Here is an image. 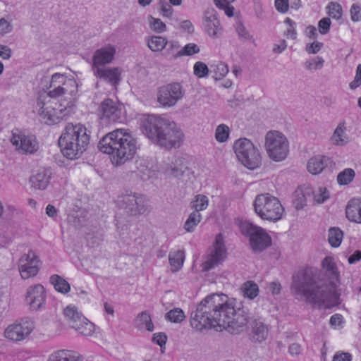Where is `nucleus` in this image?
<instances>
[{
    "instance_id": "1",
    "label": "nucleus",
    "mask_w": 361,
    "mask_h": 361,
    "mask_svg": "<svg viewBox=\"0 0 361 361\" xmlns=\"http://www.w3.org/2000/svg\"><path fill=\"white\" fill-rule=\"evenodd\" d=\"M322 264L333 281L329 283L317 281L313 269H300L293 275L291 289L296 296L304 297L309 302L319 307L329 309L341 302V293L337 290L339 274L333 257H326Z\"/></svg>"
},
{
    "instance_id": "2",
    "label": "nucleus",
    "mask_w": 361,
    "mask_h": 361,
    "mask_svg": "<svg viewBox=\"0 0 361 361\" xmlns=\"http://www.w3.org/2000/svg\"><path fill=\"white\" fill-rule=\"evenodd\" d=\"M190 325L196 331L231 329L238 333L247 325L243 316L237 315L235 310L225 294H212L206 297L191 313Z\"/></svg>"
},
{
    "instance_id": "3",
    "label": "nucleus",
    "mask_w": 361,
    "mask_h": 361,
    "mask_svg": "<svg viewBox=\"0 0 361 361\" xmlns=\"http://www.w3.org/2000/svg\"><path fill=\"white\" fill-rule=\"evenodd\" d=\"M67 82L71 85L75 81L68 79L65 75L54 73L51 76L50 87H54L47 94L43 92L39 94L36 105V110L41 119L46 124L54 125L60 123L66 116L68 104H62L54 99L63 94L65 89L63 87Z\"/></svg>"
},
{
    "instance_id": "4",
    "label": "nucleus",
    "mask_w": 361,
    "mask_h": 361,
    "mask_svg": "<svg viewBox=\"0 0 361 361\" xmlns=\"http://www.w3.org/2000/svg\"><path fill=\"white\" fill-rule=\"evenodd\" d=\"M98 148L111 157L113 164L121 165L135 156L139 145L130 129L121 128L104 135L99 141Z\"/></svg>"
},
{
    "instance_id": "5",
    "label": "nucleus",
    "mask_w": 361,
    "mask_h": 361,
    "mask_svg": "<svg viewBox=\"0 0 361 361\" xmlns=\"http://www.w3.org/2000/svg\"><path fill=\"white\" fill-rule=\"evenodd\" d=\"M142 133L154 143L166 148L179 145L183 137L174 122L154 115H147L141 121Z\"/></svg>"
},
{
    "instance_id": "6",
    "label": "nucleus",
    "mask_w": 361,
    "mask_h": 361,
    "mask_svg": "<svg viewBox=\"0 0 361 361\" xmlns=\"http://www.w3.org/2000/svg\"><path fill=\"white\" fill-rule=\"evenodd\" d=\"M90 135L81 123H68L59 139V146L63 155L69 159L80 157L90 144Z\"/></svg>"
},
{
    "instance_id": "7",
    "label": "nucleus",
    "mask_w": 361,
    "mask_h": 361,
    "mask_svg": "<svg viewBox=\"0 0 361 361\" xmlns=\"http://www.w3.org/2000/svg\"><path fill=\"white\" fill-rule=\"evenodd\" d=\"M253 205L257 214L264 220L277 221L282 218L284 212L279 199L269 193L257 195Z\"/></svg>"
},
{
    "instance_id": "8",
    "label": "nucleus",
    "mask_w": 361,
    "mask_h": 361,
    "mask_svg": "<svg viewBox=\"0 0 361 361\" xmlns=\"http://www.w3.org/2000/svg\"><path fill=\"white\" fill-rule=\"evenodd\" d=\"M235 154L239 161L249 169H255L261 164L259 149L248 139L240 138L233 145Z\"/></svg>"
},
{
    "instance_id": "9",
    "label": "nucleus",
    "mask_w": 361,
    "mask_h": 361,
    "mask_svg": "<svg viewBox=\"0 0 361 361\" xmlns=\"http://www.w3.org/2000/svg\"><path fill=\"white\" fill-rule=\"evenodd\" d=\"M239 227L242 234L249 238L253 250L262 251L271 245V238L262 227L247 221H241Z\"/></svg>"
},
{
    "instance_id": "10",
    "label": "nucleus",
    "mask_w": 361,
    "mask_h": 361,
    "mask_svg": "<svg viewBox=\"0 0 361 361\" xmlns=\"http://www.w3.org/2000/svg\"><path fill=\"white\" fill-rule=\"evenodd\" d=\"M265 145L269 156L276 161L284 159L288 155L287 139L278 131H271L267 134Z\"/></svg>"
},
{
    "instance_id": "11",
    "label": "nucleus",
    "mask_w": 361,
    "mask_h": 361,
    "mask_svg": "<svg viewBox=\"0 0 361 361\" xmlns=\"http://www.w3.org/2000/svg\"><path fill=\"white\" fill-rule=\"evenodd\" d=\"M63 314L71 326L80 334L90 336L94 334L95 330L94 324L83 317L75 306H67L63 310Z\"/></svg>"
},
{
    "instance_id": "12",
    "label": "nucleus",
    "mask_w": 361,
    "mask_h": 361,
    "mask_svg": "<svg viewBox=\"0 0 361 361\" xmlns=\"http://www.w3.org/2000/svg\"><path fill=\"white\" fill-rule=\"evenodd\" d=\"M184 95L181 85L173 82L159 87L157 92V101L164 107L174 106Z\"/></svg>"
},
{
    "instance_id": "13",
    "label": "nucleus",
    "mask_w": 361,
    "mask_h": 361,
    "mask_svg": "<svg viewBox=\"0 0 361 361\" xmlns=\"http://www.w3.org/2000/svg\"><path fill=\"white\" fill-rule=\"evenodd\" d=\"M11 142L16 150L25 154H33L39 148V144L35 135L18 129L13 130Z\"/></svg>"
},
{
    "instance_id": "14",
    "label": "nucleus",
    "mask_w": 361,
    "mask_h": 361,
    "mask_svg": "<svg viewBox=\"0 0 361 361\" xmlns=\"http://www.w3.org/2000/svg\"><path fill=\"white\" fill-rule=\"evenodd\" d=\"M34 329L35 323L32 319H22L8 326L4 331V336L12 341H20L27 337Z\"/></svg>"
},
{
    "instance_id": "15",
    "label": "nucleus",
    "mask_w": 361,
    "mask_h": 361,
    "mask_svg": "<svg viewBox=\"0 0 361 361\" xmlns=\"http://www.w3.org/2000/svg\"><path fill=\"white\" fill-rule=\"evenodd\" d=\"M145 202L146 200L142 195L136 194L121 195L117 200L118 207L129 215L144 214L147 210Z\"/></svg>"
},
{
    "instance_id": "16",
    "label": "nucleus",
    "mask_w": 361,
    "mask_h": 361,
    "mask_svg": "<svg viewBox=\"0 0 361 361\" xmlns=\"http://www.w3.org/2000/svg\"><path fill=\"white\" fill-rule=\"evenodd\" d=\"M226 249L224 243L223 235L218 234L213 244V249L202 264L203 270L209 271L218 266L226 258Z\"/></svg>"
},
{
    "instance_id": "17",
    "label": "nucleus",
    "mask_w": 361,
    "mask_h": 361,
    "mask_svg": "<svg viewBox=\"0 0 361 361\" xmlns=\"http://www.w3.org/2000/svg\"><path fill=\"white\" fill-rule=\"evenodd\" d=\"M40 260L36 253L30 250L24 254L19 259L18 269L20 276L23 279H27L35 276L39 271Z\"/></svg>"
},
{
    "instance_id": "18",
    "label": "nucleus",
    "mask_w": 361,
    "mask_h": 361,
    "mask_svg": "<svg viewBox=\"0 0 361 361\" xmlns=\"http://www.w3.org/2000/svg\"><path fill=\"white\" fill-rule=\"evenodd\" d=\"M97 111L99 119L107 123L119 122L122 116L121 106L111 99H104Z\"/></svg>"
},
{
    "instance_id": "19",
    "label": "nucleus",
    "mask_w": 361,
    "mask_h": 361,
    "mask_svg": "<svg viewBox=\"0 0 361 361\" xmlns=\"http://www.w3.org/2000/svg\"><path fill=\"white\" fill-rule=\"evenodd\" d=\"M47 293L44 287L39 283L29 286L25 295V303L31 310H38L46 302Z\"/></svg>"
},
{
    "instance_id": "20",
    "label": "nucleus",
    "mask_w": 361,
    "mask_h": 361,
    "mask_svg": "<svg viewBox=\"0 0 361 361\" xmlns=\"http://www.w3.org/2000/svg\"><path fill=\"white\" fill-rule=\"evenodd\" d=\"M186 160L184 158H175L171 160V164L164 169V173L170 177L178 178L185 174L189 177L190 175L194 177L193 172H190L186 166Z\"/></svg>"
},
{
    "instance_id": "21",
    "label": "nucleus",
    "mask_w": 361,
    "mask_h": 361,
    "mask_svg": "<svg viewBox=\"0 0 361 361\" xmlns=\"http://www.w3.org/2000/svg\"><path fill=\"white\" fill-rule=\"evenodd\" d=\"M345 216L350 222L361 224V197H353L348 202Z\"/></svg>"
},
{
    "instance_id": "22",
    "label": "nucleus",
    "mask_w": 361,
    "mask_h": 361,
    "mask_svg": "<svg viewBox=\"0 0 361 361\" xmlns=\"http://www.w3.org/2000/svg\"><path fill=\"white\" fill-rule=\"evenodd\" d=\"M115 53V47L110 44L97 50L93 57L94 65L102 66L110 63L113 60Z\"/></svg>"
},
{
    "instance_id": "23",
    "label": "nucleus",
    "mask_w": 361,
    "mask_h": 361,
    "mask_svg": "<svg viewBox=\"0 0 361 361\" xmlns=\"http://www.w3.org/2000/svg\"><path fill=\"white\" fill-rule=\"evenodd\" d=\"M121 71L118 68H98L97 70V76L102 78L112 85L116 87L121 80Z\"/></svg>"
},
{
    "instance_id": "24",
    "label": "nucleus",
    "mask_w": 361,
    "mask_h": 361,
    "mask_svg": "<svg viewBox=\"0 0 361 361\" xmlns=\"http://www.w3.org/2000/svg\"><path fill=\"white\" fill-rule=\"evenodd\" d=\"M329 160V159L324 155L314 156L307 162V171L312 174H319L325 169Z\"/></svg>"
},
{
    "instance_id": "25",
    "label": "nucleus",
    "mask_w": 361,
    "mask_h": 361,
    "mask_svg": "<svg viewBox=\"0 0 361 361\" xmlns=\"http://www.w3.org/2000/svg\"><path fill=\"white\" fill-rule=\"evenodd\" d=\"M252 339L257 342L264 341L268 335V328L259 319L253 321L252 324Z\"/></svg>"
},
{
    "instance_id": "26",
    "label": "nucleus",
    "mask_w": 361,
    "mask_h": 361,
    "mask_svg": "<svg viewBox=\"0 0 361 361\" xmlns=\"http://www.w3.org/2000/svg\"><path fill=\"white\" fill-rule=\"evenodd\" d=\"M205 30L207 33L212 37H217L221 33L222 27L215 14L207 18Z\"/></svg>"
},
{
    "instance_id": "27",
    "label": "nucleus",
    "mask_w": 361,
    "mask_h": 361,
    "mask_svg": "<svg viewBox=\"0 0 361 361\" xmlns=\"http://www.w3.org/2000/svg\"><path fill=\"white\" fill-rule=\"evenodd\" d=\"M50 283L54 286L56 291L61 294H67L71 290L70 283L63 277L58 274H54L50 276Z\"/></svg>"
},
{
    "instance_id": "28",
    "label": "nucleus",
    "mask_w": 361,
    "mask_h": 361,
    "mask_svg": "<svg viewBox=\"0 0 361 361\" xmlns=\"http://www.w3.org/2000/svg\"><path fill=\"white\" fill-rule=\"evenodd\" d=\"M49 361H80V360L78 354L73 351L59 350L50 355Z\"/></svg>"
},
{
    "instance_id": "29",
    "label": "nucleus",
    "mask_w": 361,
    "mask_h": 361,
    "mask_svg": "<svg viewBox=\"0 0 361 361\" xmlns=\"http://www.w3.org/2000/svg\"><path fill=\"white\" fill-rule=\"evenodd\" d=\"M169 259L172 271H177L183 267L185 259V253L183 250L171 252L169 256Z\"/></svg>"
},
{
    "instance_id": "30",
    "label": "nucleus",
    "mask_w": 361,
    "mask_h": 361,
    "mask_svg": "<svg viewBox=\"0 0 361 361\" xmlns=\"http://www.w3.org/2000/svg\"><path fill=\"white\" fill-rule=\"evenodd\" d=\"M49 177L44 173H39L30 178V183L35 189L44 190L48 185Z\"/></svg>"
},
{
    "instance_id": "31",
    "label": "nucleus",
    "mask_w": 361,
    "mask_h": 361,
    "mask_svg": "<svg viewBox=\"0 0 361 361\" xmlns=\"http://www.w3.org/2000/svg\"><path fill=\"white\" fill-rule=\"evenodd\" d=\"M168 42L165 37L160 36H152L147 42L148 47L152 51H161L167 44Z\"/></svg>"
},
{
    "instance_id": "32",
    "label": "nucleus",
    "mask_w": 361,
    "mask_h": 361,
    "mask_svg": "<svg viewBox=\"0 0 361 361\" xmlns=\"http://www.w3.org/2000/svg\"><path fill=\"white\" fill-rule=\"evenodd\" d=\"M343 231L339 228H331L329 230V244L334 247H338L343 240Z\"/></svg>"
},
{
    "instance_id": "33",
    "label": "nucleus",
    "mask_w": 361,
    "mask_h": 361,
    "mask_svg": "<svg viewBox=\"0 0 361 361\" xmlns=\"http://www.w3.org/2000/svg\"><path fill=\"white\" fill-rule=\"evenodd\" d=\"M211 73H214L215 80H221L228 73V67L225 63L219 61L211 66Z\"/></svg>"
},
{
    "instance_id": "34",
    "label": "nucleus",
    "mask_w": 361,
    "mask_h": 361,
    "mask_svg": "<svg viewBox=\"0 0 361 361\" xmlns=\"http://www.w3.org/2000/svg\"><path fill=\"white\" fill-rule=\"evenodd\" d=\"M200 51V47L195 43H188L185 44L182 49L176 53L173 52V57L176 59L183 56H192L195 54L199 53Z\"/></svg>"
},
{
    "instance_id": "35",
    "label": "nucleus",
    "mask_w": 361,
    "mask_h": 361,
    "mask_svg": "<svg viewBox=\"0 0 361 361\" xmlns=\"http://www.w3.org/2000/svg\"><path fill=\"white\" fill-rule=\"evenodd\" d=\"M326 12L329 16L335 20H341L343 16V8L337 2H330L326 6Z\"/></svg>"
},
{
    "instance_id": "36",
    "label": "nucleus",
    "mask_w": 361,
    "mask_h": 361,
    "mask_svg": "<svg viewBox=\"0 0 361 361\" xmlns=\"http://www.w3.org/2000/svg\"><path fill=\"white\" fill-rule=\"evenodd\" d=\"M244 296L250 299L255 298L259 293V288L256 283L252 281H247L242 286Z\"/></svg>"
},
{
    "instance_id": "37",
    "label": "nucleus",
    "mask_w": 361,
    "mask_h": 361,
    "mask_svg": "<svg viewBox=\"0 0 361 361\" xmlns=\"http://www.w3.org/2000/svg\"><path fill=\"white\" fill-rule=\"evenodd\" d=\"M355 176V171L352 169H345L338 174L337 181L341 185H348L353 180Z\"/></svg>"
},
{
    "instance_id": "38",
    "label": "nucleus",
    "mask_w": 361,
    "mask_h": 361,
    "mask_svg": "<svg viewBox=\"0 0 361 361\" xmlns=\"http://www.w3.org/2000/svg\"><path fill=\"white\" fill-rule=\"evenodd\" d=\"M334 143L338 145H343L348 142V137L345 134V128L343 125L339 124L334 131L332 136Z\"/></svg>"
},
{
    "instance_id": "39",
    "label": "nucleus",
    "mask_w": 361,
    "mask_h": 361,
    "mask_svg": "<svg viewBox=\"0 0 361 361\" xmlns=\"http://www.w3.org/2000/svg\"><path fill=\"white\" fill-rule=\"evenodd\" d=\"M209 200L207 196L203 195H197L195 200L191 202V207L195 210V212L202 211L207 209Z\"/></svg>"
},
{
    "instance_id": "40",
    "label": "nucleus",
    "mask_w": 361,
    "mask_h": 361,
    "mask_svg": "<svg viewBox=\"0 0 361 361\" xmlns=\"http://www.w3.org/2000/svg\"><path fill=\"white\" fill-rule=\"evenodd\" d=\"M137 320L139 322V326H145V328L149 331H152L154 330V324L152 322L151 317L147 312H142L138 314Z\"/></svg>"
},
{
    "instance_id": "41",
    "label": "nucleus",
    "mask_w": 361,
    "mask_h": 361,
    "mask_svg": "<svg viewBox=\"0 0 361 361\" xmlns=\"http://www.w3.org/2000/svg\"><path fill=\"white\" fill-rule=\"evenodd\" d=\"M185 318V313L180 308H173L166 314V319L173 323H180Z\"/></svg>"
},
{
    "instance_id": "42",
    "label": "nucleus",
    "mask_w": 361,
    "mask_h": 361,
    "mask_svg": "<svg viewBox=\"0 0 361 361\" xmlns=\"http://www.w3.org/2000/svg\"><path fill=\"white\" fill-rule=\"evenodd\" d=\"M202 219L199 212H192L189 216L185 224V229L187 231H192L194 228L200 222Z\"/></svg>"
},
{
    "instance_id": "43",
    "label": "nucleus",
    "mask_w": 361,
    "mask_h": 361,
    "mask_svg": "<svg viewBox=\"0 0 361 361\" xmlns=\"http://www.w3.org/2000/svg\"><path fill=\"white\" fill-rule=\"evenodd\" d=\"M193 73L195 76L199 78H202L208 75L209 68L202 61H197L194 64Z\"/></svg>"
},
{
    "instance_id": "44",
    "label": "nucleus",
    "mask_w": 361,
    "mask_h": 361,
    "mask_svg": "<svg viewBox=\"0 0 361 361\" xmlns=\"http://www.w3.org/2000/svg\"><path fill=\"white\" fill-rule=\"evenodd\" d=\"M229 135V128L224 124L219 125L216 130L215 137L217 141L224 142L227 140Z\"/></svg>"
},
{
    "instance_id": "45",
    "label": "nucleus",
    "mask_w": 361,
    "mask_h": 361,
    "mask_svg": "<svg viewBox=\"0 0 361 361\" xmlns=\"http://www.w3.org/2000/svg\"><path fill=\"white\" fill-rule=\"evenodd\" d=\"M159 7L160 13L164 18H171L173 13L171 4H168L165 0H160Z\"/></svg>"
},
{
    "instance_id": "46",
    "label": "nucleus",
    "mask_w": 361,
    "mask_h": 361,
    "mask_svg": "<svg viewBox=\"0 0 361 361\" xmlns=\"http://www.w3.org/2000/svg\"><path fill=\"white\" fill-rule=\"evenodd\" d=\"M284 23L288 25L287 30L285 32V35L286 37L293 39H296L297 32L295 30V23L290 18H286L284 20Z\"/></svg>"
},
{
    "instance_id": "47",
    "label": "nucleus",
    "mask_w": 361,
    "mask_h": 361,
    "mask_svg": "<svg viewBox=\"0 0 361 361\" xmlns=\"http://www.w3.org/2000/svg\"><path fill=\"white\" fill-rule=\"evenodd\" d=\"M151 29L157 32H163L166 30V25L159 19L150 16L149 18Z\"/></svg>"
},
{
    "instance_id": "48",
    "label": "nucleus",
    "mask_w": 361,
    "mask_h": 361,
    "mask_svg": "<svg viewBox=\"0 0 361 361\" xmlns=\"http://www.w3.org/2000/svg\"><path fill=\"white\" fill-rule=\"evenodd\" d=\"M324 63V61L322 57L317 56L312 60L307 61L305 63V68L310 71L320 69L323 67Z\"/></svg>"
},
{
    "instance_id": "49",
    "label": "nucleus",
    "mask_w": 361,
    "mask_h": 361,
    "mask_svg": "<svg viewBox=\"0 0 361 361\" xmlns=\"http://www.w3.org/2000/svg\"><path fill=\"white\" fill-rule=\"evenodd\" d=\"M331 22L329 18L325 17L322 18L318 23L319 32L322 35L327 34L331 27Z\"/></svg>"
},
{
    "instance_id": "50",
    "label": "nucleus",
    "mask_w": 361,
    "mask_h": 361,
    "mask_svg": "<svg viewBox=\"0 0 361 361\" xmlns=\"http://www.w3.org/2000/svg\"><path fill=\"white\" fill-rule=\"evenodd\" d=\"M329 197V192L325 188H320L319 191L314 194V201L318 204L324 202Z\"/></svg>"
},
{
    "instance_id": "51",
    "label": "nucleus",
    "mask_w": 361,
    "mask_h": 361,
    "mask_svg": "<svg viewBox=\"0 0 361 361\" xmlns=\"http://www.w3.org/2000/svg\"><path fill=\"white\" fill-rule=\"evenodd\" d=\"M350 13L353 22L361 21V5L353 4L350 7Z\"/></svg>"
},
{
    "instance_id": "52",
    "label": "nucleus",
    "mask_w": 361,
    "mask_h": 361,
    "mask_svg": "<svg viewBox=\"0 0 361 361\" xmlns=\"http://www.w3.org/2000/svg\"><path fill=\"white\" fill-rule=\"evenodd\" d=\"M361 85V63L358 64L355 71L354 79L350 82L351 90H355Z\"/></svg>"
},
{
    "instance_id": "53",
    "label": "nucleus",
    "mask_w": 361,
    "mask_h": 361,
    "mask_svg": "<svg viewBox=\"0 0 361 361\" xmlns=\"http://www.w3.org/2000/svg\"><path fill=\"white\" fill-rule=\"evenodd\" d=\"M329 323L334 329L341 327L344 324L343 317L341 314H335L331 317Z\"/></svg>"
},
{
    "instance_id": "54",
    "label": "nucleus",
    "mask_w": 361,
    "mask_h": 361,
    "mask_svg": "<svg viewBox=\"0 0 361 361\" xmlns=\"http://www.w3.org/2000/svg\"><path fill=\"white\" fill-rule=\"evenodd\" d=\"M274 5L276 9L281 13H285L288 11L289 8V1L288 0H275Z\"/></svg>"
},
{
    "instance_id": "55",
    "label": "nucleus",
    "mask_w": 361,
    "mask_h": 361,
    "mask_svg": "<svg viewBox=\"0 0 361 361\" xmlns=\"http://www.w3.org/2000/svg\"><path fill=\"white\" fill-rule=\"evenodd\" d=\"M152 340L154 343H157L162 348L166 343L167 336L164 333H156L154 334Z\"/></svg>"
},
{
    "instance_id": "56",
    "label": "nucleus",
    "mask_w": 361,
    "mask_h": 361,
    "mask_svg": "<svg viewBox=\"0 0 361 361\" xmlns=\"http://www.w3.org/2000/svg\"><path fill=\"white\" fill-rule=\"evenodd\" d=\"M322 47L323 44L322 42L314 41V42L307 45L306 51L308 54H317L320 51Z\"/></svg>"
},
{
    "instance_id": "57",
    "label": "nucleus",
    "mask_w": 361,
    "mask_h": 361,
    "mask_svg": "<svg viewBox=\"0 0 361 361\" xmlns=\"http://www.w3.org/2000/svg\"><path fill=\"white\" fill-rule=\"evenodd\" d=\"M352 355L349 353H344L341 351L337 352L334 357L333 361H351Z\"/></svg>"
},
{
    "instance_id": "58",
    "label": "nucleus",
    "mask_w": 361,
    "mask_h": 361,
    "mask_svg": "<svg viewBox=\"0 0 361 361\" xmlns=\"http://www.w3.org/2000/svg\"><path fill=\"white\" fill-rule=\"evenodd\" d=\"M219 8L224 11L226 16L232 17L233 16L234 8L231 6V4H226L224 2H220V4H215Z\"/></svg>"
},
{
    "instance_id": "59",
    "label": "nucleus",
    "mask_w": 361,
    "mask_h": 361,
    "mask_svg": "<svg viewBox=\"0 0 361 361\" xmlns=\"http://www.w3.org/2000/svg\"><path fill=\"white\" fill-rule=\"evenodd\" d=\"M11 30V26L4 18L0 19V35L9 32Z\"/></svg>"
},
{
    "instance_id": "60",
    "label": "nucleus",
    "mask_w": 361,
    "mask_h": 361,
    "mask_svg": "<svg viewBox=\"0 0 361 361\" xmlns=\"http://www.w3.org/2000/svg\"><path fill=\"white\" fill-rule=\"evenodd\" d=\"M302 346L298 343H293L288 348V353L292 356L298 355L302 352Z\"/></svg>"
},
{
    "instance_id": "61",
    "label": "nucleus",
    "mask_w": 361,
    "mask_h": 361,
    "mask_svg": "<svg viewBox=\"0 0 361 361\" xmlns=\"http://www.w3.org/2000/svg\"><path fill=\"white\" fill-rule=\"evenodd\" d=\"M235 30L238 33L239 36L247 39L249 37V33L247 32L243 25L241 23H236Z\"/></svg>"
},
{
    "instance_id": "62",
    "label": "nucleus",
    "mask_w": 361,
    "mask_h": 361,
    "mask_svg": "<svg viewBox=\"0 0 361 361\" xmlns=\"http://www.w3.org/2000/svg\"><path fill=\"white\" fill-rule=\"evenodd\" d=\"M11 51L7 46L0 44V57L3 59H8L11 57Z\"/></svg>"
},
{
    "instance_id": "63",
    "label": "nucleus",
    "mask_w": 361,
    "mask_h": 361,
    "mask_svg": "<svg viewBox=\"0 0 361 361\" xmlns=\"http://www.w3.org/2000/svg\"><path fill=\"white\" fill-rule=\"evenodd\" d=\"M180 45L178 42H170L169 44V47L167 48V51L169 54L173 56V52L176 53L180 49Z\"/></svg>"
},
{
    "instance_id": "64",
    "label": "nucleus",
    "mask_w": 361,
    "mask_h": 361,
    "mask_svg": "<svg viewBox=\"0 0 361 361\" xmlns=\"http://www.w3.org/2000/svg\"><path fill=\"white\" fill-rule=\"evenodd\" d=\"M361 259V251L360 250H356L355 251L348 259L349 264H353L356 262H358Z\"/></svg>"
}]
</instances>
